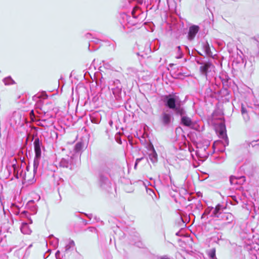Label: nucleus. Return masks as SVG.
Listing matches in <instances>:
<instances>
[{"instance_id": "052dcab7", "label": "nucleus", "mask_w": 259, "mask_h": 259, "mask_svg": "<svg viewBox=\"0 0 259 259\" xmlns=\"http://www.w3.org/2000/svg\"><path fill=\"white\" fill-rule=\"evenodd\" d=\"M94 40H92L91 42H95L96 44H98L99 41H100V39H99L98 38H94Z\"/></svg>"}, {"instance_id": "4468645a", "label": "nucleus", "mask_w": 259, "mask_h": 259, "mask_svg": "<svg viewBox=\"0 0 259 259\" xmlns=\"http://www.w3.org/2000/svg\"><path fill=\"white\" fill-rule=\"evenodd\" d=\"M201 47L204 54L208 57H212L213 55L211 52L210 47L207 40H203L200 43Z\"/></svg>"}, {"instance_id": "f03ea898", "label": "nucleus", "mask_w": 259, "mask_h": 259, "mask_svg": "<svg viewBox=\"0 0 259 259\" xmlns=\"http://www.w3.org/2000/svg\"><path fill=\"white\" fill-rule=\"evenodd\" d=\"M123 85L119 78H112L109 81L108 89L112 91L115 99L120 101L122 99Z\"/></svg>"}, {"instance_id": "b1692460", "label": "nucleus", "mask_w": 259, "mask_h": 259, "mask_svg": "<svg viewBox=\"0 0 259 259\" xmlns=\"http://www.w3.org/2000/svg\"><path fill=\"white\" fill-rule=\"evenodd\" d=\"M110 168L106 164H102L99 170V175L102 174L109 176L110 172Z\"/></svg>"}, {"instance_id": "423d86ee", "label": "nucleus", "mask_w": 259, "mask_h": 259, "mask_svg": "<svg viewBox=\"0 0 259 259\" xmlns=\"http://www.w3.org/2000/svg\"><path fill=\"white\" fill-rule=\"evenodd\" d=\"M214 69L215 66L209 60L201 65L199 68L201 75L204 76L207 80L213 75Z\"/></svg>"}, {"instance_id": "7ed1b4c3", "label": "nucleus", "mask_w": 259, "mask_h": 259, "mask_svg": "<svg viewBox=\"0 0 259 259\" xmlns=\"http://www.w3.org/2000/svg\"><path fill=\"white\" fill-rule=\"evenodd\" d=\"M125 4H128L132 9L131 14L134 18H139L141 20L144 17V13L139 7V5H142L143 0H125Z\"/></svg>"}, {"instance_id": "39448f33", "label": "nucleus", "mask_w": 259, "mask_h": 259, "mask_svg": "<svg viewBox=\"0 0 259 259\" xmlns=\"http://www.w3.org/2000/svg\"><path fill=\"white\" fill-rule=\"evenodd\" d=\"M34 150L35 156L33 160V172L36 173L39 164V161L41 156L42 142L37 137L34 139L33 142Z\"/></svg>"}, {"instance_id": "de8ad7c7", "label": "nucleus", "mask_w": 259, "mask_h": 259, "mask_svg": "<svg viewBox=\"0 0 259 259\" xmlns=\"http://www.w3.org/2000/svg\"><path fill=\"white\" fill-rule=\"evenodd\" d=\"M232 200L233 201V202L232 203V204L235 205V204L238 203V201H237V198L235 196H232Z\"/></svg>"}, {"instance_id": "6ab92c4d", "label": "nucleus", "mask_w": 259, "mask_h": 259, "mask_svg": "<svg viewBox=\"0 0 259 259\" xmlns=\"http://www.w3.org/2000/svg\"><path fill=\"white\" fill-rule=\"evenodd\" d=\"M26 208L31 211V214H35L37 211V206L33 200H31L27 203Z\"/></svg>"}, {"instance_id": "f257e3e1", "label": "nucleus", "mask_w": 259, "mask_h": 259, "mask_svg": "<svg viewBox=\"0 0 259 259\" xmlns=\"http://www.w3.org/2000/svg\"><path fill=\"white\" fill-rule=\"evenodd\" d=\"M161 101L167 108L174 111L175 114H181L184 111L182 101L176 93H172L161 96Z\"/></svg>"}, {"instance_id": "72a5a7b5", "label": "nucleus", "mask_w": 259, "mask_h": 259, "mask_svg": "<svg viewBox=\"0 0 259 259\" xmlns=\"http://www.w3.org/2000/svg\"><path fill=\"white\" fill-rule=\"evenodd\" d=\"M50 239L52 238H54V240L53 241H51L50 243L53 245V246L55 248L57 247L59 244V239L56 237H54L53 235H50L49 236Z\"/></svg>"}, {"instance_id": "5fc2aeb1", "label": "nucleus", "mask_w": 259, "mask_h": 259, "mask_svg": "<svg viewBox=\"0 0 259 259\" xmlns=\"http://www.w3.org/2000/svg\"><path fill=\"white\" fill-rule=\"evenodd\" d=\"M130 243L131 244H134V245H135L136 246H139V247H140V246H139L140 244H142V243L140 242H133V241H132V242H131Z\"/></svg>"}, {"instance_id": "774afa93", "label": "nucleus", "mask_w": 259, "mask_h": 259, "mask_svg": "<svg viewBox=\"0 0 259 259\" xmlns=\"http://www.w3.org/2000/svg\"><path fill=\"white\" fill-rule=\"evenodd\" d=\"M87 217L90 219H91V218H92V214H87Z\"/></svg>"}, {"instance_id": "864d4df0", "label": "nucleus", "mask_w": 259, "mask_h": 259, "mask_svg": "<svg viewBox=\"0 0 259 259\" xmlns=\"http://www.w3.org/2000/svg\"><path fill=\"white\" fill-rule=\"evenodd\" d=\"M68 245H69V246H71V247H73L75 245V243H74V241L70 240L69 241Z\"/></svg>"}, {"instance_id": "8fccbe9b", "label": "nucleus", "mask_w": 259, "mask_h": 259, "mask_svg": "<svg viewBox=\"0 0 259 259\" xmlns=\"http://www.w3.org/2000/svg\"><path fill=\"white\" fill-rule=\"evenodd\" d=\"M71 248H73L72 247H71V246H69V245L67 244L66 246H65V253H68L69 250Z\"/></svg>"}, {"instance_id": "4be33fe9", "label": "nucleus", "mask_w": 259, "mask_h": 259, "mask_svg": "<svg viewBox=\"0 0 259 259\" xmlns=\"http://www.w3.org/2000/svg\"><path fill=\"white\" fill-rule=\"evenodd\" d=\"M219 77L222 81L223 87L228 88L231 86V79L228 75H222Z\"/></svg>"}, {"instance_id": "58836bf2", "label": "nucleus", "mask_w": 259, "mask_h": 259, "mask_svg": "<svg viewBox=\"0 0 259 259\" xmlns=\"http://www.w3.org/2000/svg\"><path fill=\"white\" fill-rule=\"evenodd\" d=\"M38 94L39 95V99L42 100L43 101L44 99H46L48 97V96L45 91H42L41 93Z\"/></svg>"}, {"instance_id": "f3484780", "label": "nucleus", "mask_w": 259, "mask_h": 259, "mask_svg": "<svg viewBox=\"0 0 259 259\" xmlns=\"http://www.w3.org/2000/svg\"><path fill=\"white\" fill-rule=\"evenodd\" d=\"M219 220L226 221L227 224H231L234 220V215L230 212H223L220 217Z\"/></svg>"}, {"instance_id": "9b49d317", "label": "nucleus", "mask_w": 259, "mask_h": 259, "mask_svg": "<svg viewBox=\"0 0 259 259\" xmlns=\"http://www.w3.org/2000/svg\"><path fill=\"white\" fill-rule=\"evenodd\" d=\"M99 184L100 187L107 192L111 190V183L108 176L105 175L99 174L98 176Z\"/></svg>"}, {"instance_id": "49530a36", "label": "nucleus", "mask_w": 259, "mask_h": 259, "mask_svg": "<svg viewBox=\"0 0 259 259\" xmlns=\"http://www.w3.org/2000/svg\"><path fill=\"white\" fill-rule=\"evenodd\" d=\"M144 159V157H142L141 158H137L136 160V161H135V165H134V168L136 169V167L137 166V165L138 164V163L141 161H142L143 159Z\"/></svg>"}, {"instance_id": "603ef678", "label": "nucleus", "mask_w": 259, "mask_h": 259, "mask_svg": "<svg viewBox=\"0 0 259 259\" xmlns=\"http://www.w3.org/2000/svg\"><path fill=\"white\" fill-rule=\"evenodd\" d=\"M180 221L182 224L183 227H186V225L185 224V222L183 220V219L182 217H180Z\"/></svg>"}, {"instance_id": "a878e982", "label": "nucleus", "mask_w": 259, "mask_h": 259, "mask_svg": "<svg viewBox=\"0 0 259 259\" xmlns=\"http://www.w3.org/2000/svg\"><path fill=\"white\" fill-rule=\"evenodd\" d=\"M83 143L81 142H77L74 146L73 153H71V154H74L75 155H77L78 156L79 153L81 151L83 148Z\"/></svg>"}, {"instance_id": "e433bc0d", "label": "nucleus", "mask_w": 259, "mask_h": 259, "mask_svg": "<svg viewBox=\"0 0 259 259\" xmlns=\"http://www.w3.org/2000/svg\"><path fill=\"white\" fill-rule=\"evenodd\" d=\"M146 148L147 150V152H149L150 151H152L155 150V148L154 147V146L151 142H149V143H147Z\"/></svg>"}, {"instance_id": "37998d69", "label": "nucleus", "mask_w": 259, "mask_h": 259, "mask_svg": "<svg viewBox=\"0 0 259 259\" xmlns=\"http://www.w3.org/2000/svg\"><path fill=\"white\" fill-rule=\"evenodd\" d=\"M241 112L242 115L248 113L247 108L243 104H241Z\"/></svg>"}, {"instance_id": "7c9ffc66", "label": "nucleus", "mask_w": 259, "mask_h": 259, "mask_svg": "<svg viewBox=\"0 0 259 259\" xmlns=\"http://www.w3.org/2000/svg\"><path fill=\"white\" fill-rule=\"evenodd\" d=\"M3 81L6 85H12L15 83V81L12 79V78L10 76H9L3 78Z\"/></svg>"}, {"instance_id": "4c0bfd02", "label": "nucleus", "mask_w": 259, "mask_h": 259, "mask_svg": "<svg viewBox=\"0 0 259 259\" xmlns=\"http://www.w3.org/2000/svg\"><path fill=\"white\" fill-rule=\"evenodd\" d=\"M167 3L169 9H173L176 8V3L174 0H167Z\"/></svg>"}, {"instance_id": "a18cd8bd", "label": "nucleus", "mask_w": 259, "mask_h": 259, "mask_svg": "<svg viewBox=\"0 0 259 259\" xmlns=\"http://www.w3.org/2000/svg\"><path fill=\"white\" fill-rule=\"evenodd\" d=\"M221 239V238H220L218 236H212L210 238V240L212 242H214L216 243H219V241Z\"/></svg>"}, {"instance_id": "4d7b16f0", "label": "nucleus", "mask_w": 259, "mask_h": 259, "mask_svg": "<svg viewBox=\"0 0 259 259\" xmlns=\"http://www.w3.org/2000/svg\"><path fill=\"white\" fill-rule=\"evenodd\" d=\"M159 259H171L168 255H165L160 256Z\"/></svg>"}, {"instance_id": "c9c22d12", "label": "nucleus", "mask_w": 259, "mask_h": 259, "mask_svg": "<svg viewBox=\"0 0 259 259\" xmlns=\"http://www.w3.org/2000/svg\"><path fill=\"white\" fill-rule=\"evenodd\" d=\"M177 55L176 56V58L177 59H181L183 58L184 56V54L182 51L181 46H178L177 47Z\"/></svg>"}, {"instance_id": "bf43d9fd", "label": "nucleus", "mask_w": 259, "mask_h": 259, "mask_svg": "<svg viewBox=\"0 0 259 259\" xmlns=\"http://www.w3.org/2000/svg\"><path fill=\"white\" fill-rule=\"evenodd\" d=\"M88 230L91 232H95L96 231V229L94 227H89Z\"/></svg>"}, {"instance_id": "ddd939ff", "label": "nucleus", "mask_w": 259, "mask_h": 259, "mask_svg": "<svg viewBox=\"0 0 259 259\" xmlns=\"http://www.w3.org/2000/svg\"><path fill=\"white\" fill-rule=\"evenodd\" d=\"M200 30V27L198 25H192L189 28L187 38L189 41L193 40L195 37L196 35Z\"/></svg>"}, {"instance_id": "3c124183", "label": "nucleus", "mask_w": 259, "mask_h": 259, "mask_svg": "<svg viewBox=\"0 0 259 259\" xmlns=\"http://www.w3.org/2000/svg\"><path fill=\"white\" fill-rule=\"evenodd\" d=\"M250 258L251 259H257V256L255 253H251L250 255Z\"/></svg>"}, {"instance_id": "c03bdc74", "label": "nucleus", "mask_w": 259, "mask_h": 259, "mask_svg": "<svg viewBox=\"0 0 259 259\" xmlns=\"http://www.w3.org/2000/svg\"><path fill=\"white\" fill-rule=\"evenodd\" d=\"M224 161V158L223 157H216L214 162L221 163Z\"/></svg>"}, {"instance_id": "5701e85b", "label": "nucleus", "mask_w": 259, "mask_h": 259, "mask_svg": "<svg viewBox=\"0 0 259 259\" xmlns=\"http://www.w3.org/2000/svg\"><path fill=\"white\" fill-rule=\"evenodd\" d=\"M220 89V87H219L217 84H213L212 83L209 88L207 89L206 91L207 93H210V95L214 94L217 96Z\"/></svg>"}, {"instance_id": "412c9836", "label": "nucleus", "mask_w": 259, "mask_h": 259, "mask_svg": "<svg viewBox=\"0 0 259 259\" xmlns=\"http://www.w3.org/2000/svg\"><path fill=\"white\" fill-rule=\"evenodd\" d=\"M44 101L41 99H39L35 103V107L36 108L40 109L44 114L48 113V110L47 109V105H45Z\"/></svg>"}, {"instance_id": "f8f14e48", "label": "nucleus", "mask_w": 259, "mask_h": 259, "mask_svg": "<svg viewBox=\"0 0 259 259\" xmlns=\"http://www.w3.org/2000/svg\"><path fill=\"white\" fill-rule=\"evenodd\" d=\"M224 209H226V207H224L220 203L218 204L215 207H213V210L210 217L212 218H218L219 220L220 217L221 216L224 212L223 211Z\"/></svg>"}, {"instance_id": "473e14b6", "label": "nucleus", "mask_w": 259, "mask_h": 259, "mask_svg": "<svg viewBox=\"0 0 259 259\" xmlns=\"http://www.w3.org/2000/svg\"><path fill=\"white\" fill-rule=\"evenodd\" d=\"M209 60L207 58H205L204 56L201 57H196L195 58V60L196 63L198 64L202 65L203 64L205 63Z\"/></svg>"}, {"instance_id": "9d476101", "label": "nucleus", "mask_w": 259, "mask_h": 259, "mask_svg": "<svg viewBox=\"0 0 259 259\" xmlns=\"http://www.w3.org/2000/svg\"><path fill=\"white\" fill-rule=\"evenodd\" d=\"M29 215V213L27 210H23L21 213V215L22 217H26L28 218V222L22 223L20 228L21 232L24 234H30L31 233V230L29 228L28 224H31L32 223V220L30 218H28Z\"/></svg>"}, {"instance_id": "2f4dec72", "label": "nucleus", "mask_w": 259, "mask_h": 259, "mask_svg": "<svg viewBox=\"0 0 259 259\" xmlns=\"http://www.w3.org/2000/svg\"><path fill=\"white\" fill-rule=\"evenodd\" d=\"M213 210V207L208 206L204 210V212L202 214L201 219H203L205 216L210 215Z\"/></svg>"}, {"instance_id": "20e7f679", "label": "nucleus", "mask_w": 259, "mask_h": 259, "mask_svg": "<svg viewBox=\"0 0 259 259\" xmlns=\"http://www.w3.org/2000/svg\"><path fill=\"white\" fill-rule=\"evenodd\" d=\"M79 163V159L77 155L70 154V155H66L61 159L59 162V166L63 168H68L70 169H74Z\"/></svg>"}, {"instance_id": "f704fd0d", "label": "nucleus", "mask_w": 259, "mask_h": 259, "mask_svg": "<svg viewBox=\"0 0 259 259\" xmlns=\"http://www.w3.org/2000/svg\"><path fill=\"white\" fill-rule=\"evenodd\" d=\"M215 252V248H212L208 251V255L210 259H217Z\"/></svg>"}, {"instance_id": "aec40b11", "label": "nucleus", "mask_w": 259, "mask_h": 259, "mask_svg": "<svg viewBox=\"0 0 259 259\" xmlns=\"http://www.w3.org/2000/svg\"><path fill=\"white\" fill-rule=\"evenodd\" d=\"M90 120L92 123L99 124L101 122V115L98 112H93L92 114L90 115Z\"/></svg>"}, {"instance_id": "e2e57ef3", "label": "nucleus", "mask_w": 259, "mask_h": 259, "mask_svg": "<svg viewBox=\"0 0 259 259\" xmlns=\"http://www.w3.org/2000/svg\"><path fill=\"white\" fill-rule=\"evenodd\" d=\"M176 235L177 236H181V234L180 233V231L177 232L176 233Z\"/></svg>"}, {"instance_id": "79ce46f5", "label": "nucleus", "mask_w": 259, "mask_h": 259, "mask_svg": "<svg viewBox=\"0 0 259 259\" xmlns=\"http://www.w3.org/2000/svg\"><path fill=\"white\" fill-rule=\"evenodd\" d=\"M55 257L56 259H66L65 255L64 256L62 255L61 257V253L59 250H57L55 253Z\"/></svg>"}, {"instance_id": "c85d7f7f", "label": "nucleus", "mask_w": 259, "mask_h": 259, "mask_svg": "<svg viewBox=\"0 0 259 259\" xmlns=\"http://www.w3.org/2000/svg\"><path fill=\"white\" fill-rule=\"evenodd\" d=\"M97 87H99L101 90H102L106 87V81L104 78L101 77L99 79L96 80Z\"/></svg>"}, {"instance_id": "393cba45", "label": "nucleus", "mask_w": 259, "mask_h": 259, "mask_svg": "<svg viewBox=\"0 0 259 259\" xmlns=\"http://www.w3.org/2000/svg\"><path fill=\"white\" fill-rule=\"evenodd\" d=\"M149 159L154 164L157 162L158 156L155 150L147 152Z\"/></svg>"}, {"instance_id": "0e129e2a", "label": "nucleus", "mask_w": 259, "mask_h": 259, "mask_svg": "<svg viewBox=\"0 0 259 259\" xmlns=\"http://www.w3.org/2000/svg\"><path fill=\"white\" fill-rule=\"evenodd\" d=\"M184 47H185V50L186 51L189 52V53H190V50H189V49L188 47H187L186 46H185Z\"/></svg>"}, {"instance_id": "1a4fd4ad", "label": "nucleus", "mask_w": 259, "mask_h": 259, "mask_svg": "<svg viewBox=\"0 0 259 259\" xmlns=\"http://www.w3.org/2000/svg\"><path fill=\"white\" fill-rule=\"evenodd\" d=\"M54 123V115L53 114H44L38 120V125L44 127H49L53 125Z\"/></svg>"}, {"instance_id": "0eeeda50", "label": "nucleus", "mask_w": 259, "mask_h": 259, "mask_svg": "<svg viewBox=\"0 0 259 259\" xmlns=\"http://www.w3.org/2000/svg\"><path fill=\"white\" fill-rule=\"evenodd\" d=\"M173 113L167 110H163L160 114L159 120L161 124L165 128L170 126L174 121Z\"/></svg>"}, {"instance_id": "13d9d810", "label": "nucleus", "mask_w": 259, "mask_h": 259, "mask_svg": "<svg viewBox=\"0 0 259 259\" xmlns=\"http://www.w3.org/2000/svg\"><path fill=\"white\" fill-rule=\"evenodd\" d=\"M122 18H123V19L126 18V20L127 21H128V19L130 18V17H128V16L126 14H125V13L123 14L122 15Z\"/></svg>"}, {"instance_id": "2eb2a0df", "label": "nucleus", "mask_w": 259, "mask_h": 259, "mask_svg": "<svg viewBox=\"0 0 259 259\" xmlns=\"http://www.w3.org/2000/svg\"><path fill=\"white\" fill-rule=\"evenodd\" d=\"M229 181L231 185H242L245 183L246 179L245 177L243 176L240 177H236L232 175L230 177Z\"/></svg>"}, {"instance_id": "ea45409f", "label": "nucleus", "mask_w": 259, "mask_h": 259, "mask_svg": "<svg viewBox=\"0 0 259 259\" xmlns=\"http://www.w3.org/2000/svg\"><path fill=\"white\" fill-rule=\"evenodd\" d=\"M45 105H47L48 114H51L50 112L54 110V105L52 103H46Z\"/></svg>"}, {"instance_id": "cd10ccee", "label": "nucleus", "mask_w": 259, "mask_h": 259, "mask_svg": "<svg viewBox=\"0 0 259 259\" xmlns=\"http://www.w3.org/2000/svg\"><path fill=\"white\" fill-rule=\"evenodd\" d=\"M12 167L13 169L14 174L15 176V177L17 179L19 178V166L17 164V160L16 158H14L13 160V163L12 164Z\"/></svg>"}, {"instance_id": "c756f323", "label": "nucleus", "mask_w": 259, "mask_h": 259, "mask_svg": "<svg viewBox=\"0 0 259 259\" xmlns=\"http://www.w3.org/2000/svg\"><path fill=\"white\" fill-rule=\"evenodd\" d=\"M149 1L150 5L152 6L149 9H154L156 10L159 9L160 0H149Z\"/></svg>"}, {"instance_id": "680f3d73", "label": "nucleus", "mask_w": 259, "mask_h": 259, "mask_svg": "<svg viewBox=\"0 0 259 259\" xmlns=\"http://www.w3.org/2000/svg\"><path fill=\"white\" fill-rule=\"evenodd\" d=\"M91 36H92V34L90 33H88L85 34V37L87 38H90Z\"/></svg>"}, {"instance_id": "a211bd4d", "label": "nucleus", "mask_w": 259, "mask_h": 259, "mask_svg": "<svg viewBox=\"0 0 259 259\" xmlns=\"http://www.w3.org/2000/svg\"><path fill=\"white\" fill-rule=\"evenodd\" d=\"M230 92L228 90L227 88L224 87L222 89H220L217 96L219 98H225L226 99H229Z\"/></svg>"}, {"instance_id": "a19ab883", "label": "nucleus", "mask_w": 259, "mask_h": 259, "mask_svg": "<svg viewBox=\"0 0 259 259\" xmlns=\"http://www.w3.org/2000/svg\"><path fill=\"white\" fill-rule=\"evenodd\" d=\"M242 115L245 123H247L250 120V117L248 115V113L243 114Z\"/></svg>"}, {"instance_id": "6e6d98bb", "label": "nucleus", "mask_w": 259, "mask_h": 259, "mask_svg": "<svg viewBox=\"0 0 259 259\" xmlns=\"http://www.w3.org/2000/svg\"><path fill=\"white\" fill-rule=\"evenodd\" d=\"M186 73H183L181 71H179L178 73V75L179 76H188V75H187V74H185Z\"/></svg>"}, {"instance_id": "bb28decb", "label": "nucleus", "mask_w": 259, "mask_h": 259, "mask_svg": "<svg viewBox=\"0 0 259 259\" xmlns=\"http://www.w3.org/2000/svg\"><path fill=\"white\" fill-rule=\"evenodd\" d=\"M242 146L243 147L247 149L250 147V146L254 147L255 146H259V139L256 141H252L251 142L245 141L242 144Z\"/></svg>"}, {"instance_id": "dca6fc26", "label": "nucleus", "mask_w": 259, "mask_h": 259, "mask_svg": "<svg viewBox=\"0 0 259 259\" xmlns=\"http://www.w3.org/2000/svg\"><path fill=\"white\" fill-rule=\"evenodd\" d=\"M219 134L220 136L225 140L226 143L224 145L225 146H228L229 145V139L226 133V125L224 123H220L219 125Z\"/></svg>"}, {"instance_id": "338daca9", "label": "nucleus", "mask_w": 259, "mask_h": 259, "mask_svg": "<svg viewBox=\"0 0 259 259\" xmlns=\"http://www.w3.org/2000/svg\"><path fill=\"white\" fill-rule=\"evenodd\" d=\"M197 54H199L200 56H201V57H203V56H203V55L201 53H200V52H199V51H197Z\"/></svg>"}, {"instance_id": "69168bd1", "label": "nucleus", "mask_w": 259, "mask_h": 259, "mask_svg": "<svg viewBox=\"0 0 259 259\" xmlns=\"http://www.w3.org/2000/svg\"><path fill=\"white\" fill-rule=\"evenodd\" d=\"M136 54H137V56H141V57H144V55H143V54L141 55V54H140V53L139 52H137V53H136Z\"/></svg>"}, {"instance_id": "6e6552de", "label": "nucleus", "mask_w": 259, "mask_h": 259, "mask_svg": "<svg viewBox=\"0 0 259 259\" xmlns=\"http://www.w3.org/2000/svg\"><path fill=\"white\" fill-rule=\"evenodd\" d=\"M181 116L180 123L183 126L189 127L196 131H199V126L196 121H193L191 118L186 115V111L184 108L183 112L181 114H176Z\"/></svg>"}, {"instance_id": "09e8293b", "label": "nucleus", "mask_w": 259, "mask_h": 259, "mask_svg": "<svg viewBox=\"0 0 259 259\" xmlns=\"http://www.w3.org/2000/svg\"><path fill=\"white\" fill-rule=\"evenodd\" d=\"M39 99H40L38 94L35 95L32 97V100L35 102H37Z\"/></svg>"}]
</instances>
